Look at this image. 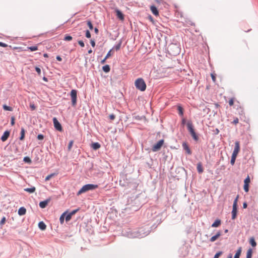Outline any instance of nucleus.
Masks as SVG:
<instances>
[{
	"label": "nucleus",
	"instance_id": "obj_8",
	"mask_svg": "<svg viewBox=\"0 0 258 258\" xmlns=\"http://www.w3.org/2000/svg\"><path fill=\"white\" fill-rule=\"evenodd\" d=\"M116 14L117 17L121 21L124 20V15L122 13V12L119 10H115Z\"/></svg>",
	"mask_w": 258,
	"mask_h": 258
},
{
	"label": "nucleus",
	"instance_id": "obj_7",
	"mask_svg": "<svg viewBox=\"0 0 258 258\" xmlns=\"http://www.w3.org/2000/svg\"><path fill=\"white\" fill-rule=\"evenodd\" d=\"M51 200L50 198H49L48 199H46L45 201H41L39 203V206L41 208H45L48 204V203L50 202Z\"/></svg>",
	"mask_w": 258,
	"mask_h": 258
},
{
	"label": "nucleus",
	"instance_id": "obj_46",
	"mask_svg": "<svg viewBox=\"0 0 258 258\" xmlns=\"http://www.w3.org/2000/svg\"><path fill=\"white\" fill-rule=\"evenodd\" d=\"M78 43L82 47H84L85 46L84 43L82 40H79Z\"/></svg>",
	"mask_w": 258,
	"mask_h": 258
},
{
	"label": "nucleus",
	"instance_id": "obj_28",
	"mask_svg": "<svg viewBox=\"0 0 258 258\" xmlns=\"http://www.w3.org/2000/svg\"><path fill=\"white\" fill-rule=\"evenodd\" d=\"M236 157H237L236 155H234L233 154L232 155V157H231V161H230V163L232 165H234Z\"/></svg>",
	"mask_w": 258,
	"mask_h": 258
},
{
	"label": "nucleus",
	"instance_id": "obj_52",
	"mask_svg": "<svg viewBox=\"0 0 258 258\" xmlns=\"http://www.w3.org/2000/svg\"><path fill=\"white\" fill-rule=\"evenodd\" d=\"M111 50L109 51V52L107 53V55L105 56V59H107L108 57H109L111 55Z\"/></svg>",
	"mask_w": 258,
	"mask_h": 258
},
{
	"label": "nucleus",
	"instance_id": "obj_3",
	"mask_svg": "<svg viewBox=\"0 0 258 258\" xmlns=\"http://www.w3.org/2000/svg\"><path fill=\"white\" fill-rule=\"evenodd\" d=\"M71 97L72 99V104L73 106H75L77 104V91L76 90H72L71 92Z\"/></svg>",
	"mask_w": 258,
	"mask_h": 258
},
{
	"label": "nucleus",
	"instance_id": "obj_11",
	"mask_svg": "<svg viewBox=\"0 0 258 258\" xmlns=\"http://www.w3.org/2000/svg\"><path fill=\"white\" fill-rule=\"evenodd\" d=\"M150 10L153 14H154L155 16H158L159 15L158 11L155 6H151L150 7Z\"/></svg>",
	"mask_w": 258,
	"mask_h": 258
},
{
	"label": "nucleus",
	"instance_id": "obj_29",
	"mask_svg": "<svg viewBox=\"0 0 258 258\" xmlns=\"http://www.w3.org/2000/svg\"><path fill=\"white\" fill-rule=\"evenodd\" d=\"M87 24L90 30H92L93 29V25H92L91 21H90V20L87 21Z\"/></svg>",
	"mask_w": 258,
	"mask_h": 258
},
{
	"label": "nucleus",
	"instance_id": "obj_53",
	"mask_svg": "<svg viewBox=\"0 0 258 258\" xmlns=\"http://www.w3.org/2000/svg\"><path fill=\"white\" fill-rule=\"evenodd\" d=\"M109 118L111 120H114L115 119V116L114 114H112L109 115Z\"/></svg>",
	"mask_w": 258,
	"mask_h": 258
},
{
	"label": "nucleus",
	"instance_id": "obj_51",
	"mask_svg": "<svg viewBox=\"0 0 258 258\" xmlns=\"http://www.w3.org/2000/svg\"><path fill=\"white\" fill-rule=\"evenodd\" d=\"M53 174H50V175H47L45 177V180L46 181L49 180L53 176Z\"/></svg>",
	"mask_w": 258,
	"mask_h": 258
},
{
	"label": "nucleus",
	"instance_id": "obj_16",
	"mask_svg": "<svg viewBox=\"0 0 258 258\" xmlns=\"http://www.w3.org/2000/svg\"><path fill=\"white\" fill-rule=\"evenodd\" d=\"M221 224V220L217 219L212 225V227H218Z\"/></svg>",
	"mask_w": 258,
	"mask_h": 258
},
{
	"label": "nucleus",
	"instance_id": "obj_54",
	"mask_svg": "<svg viewBox=\"0 0 258 258\" xmlns=\"http://www.w3.org/2000/svg\"><path fill=\"white\" fill-rule=\"evenodd\" d=\"M35 70L37 72V73L40 75L41 74V70L38 67H36L35 68Z\"/></svg>",
	"mask_w": 258,
	"mask_h": 258
},
{
	"label": "nucleus",
	"instance_id": "obj_4",
	"mask_svg": "<svg viewBox=\"0 0 258 258\" xmlns=\"http://www.w3.org/2000/svg\"><path fill=\"white\" fill-rule=\"evenodd\" d=\"M164 143V140H161L159 141L155 145H154L152 147V151L153 152H156L160 149L162 145Z\"/></svg>",
	"mask_w": 258,
	"mask_h": 258
},
{
	"label": "nucleus",
	"instance_id": "obj_40",
	"mask_svg": "<svg viewBox=\"0 0 258 258\" xmlns=\"http://www.w3.org/2000/svg\"><path fill=\"white\" fill-rule=\"evenodd\" d=\"M183 146H184V149L186 150L188 154H190L191 153L190 150L187 146L185 144H183Z\"/></svg>",
	"mask_w": 258,
	"mask_h": 258
},
{
	"label": "nucleus",
	"instance_id": "obj_5",
	"mask_svg": "<svg viewBox=\"0 0 258 258\" xmlns=\"http://www.w3.org/2000/svg\"><path fill=\"white\" fill-rule=\"evenodd\" d=\"M53 124H54L55 128L58 131H60V132L62 131V126H61L60 123L59 122V121L57 120V119L55 117H54L53 118Z\"/></svg>",
	"mask_w": 258,
	"mask_h": 258
},
{
	"label": "nucleus",
	"instance_id": "obj_39",
	"mask_svg": "<svg viewBox=\"0 0 258 258\" xmlns=\"http://www.w3.org/2000/svg\"><path fill=\"white\" fill-rule=\"evenodd\" d=\"M73 143H74V141H71L69 142V144L68 145V150L69 151H70L71 150L72 147L73 145Z\"/></svg>",
	"mask_w": 258,
	"mask_h": 258
},
{
	"label": "nucleus",
	"instance_id": "obj_61",
	"mask_svg": "<svg viewBox=\"0 0 258 258\" xmlns=\"http://www.w3.org/2000/svg\"><path fill=\"white\" fill-rule=\"evenodd\" d=\"M30 107H31V108L33 110H34V109H35V105H34V104L31 105L30 106Z\"/></svg>",
	"mask_w": 258,
	"mask_h": 258
},
{
	"label": "nucleus",
	"instance_id": "obj_31",
	"mask_svg": "<svg viewBox=\"0 0 258 258\" xmlns=\"http://www.w3.org/2000/svg\"><path fill=\"white\" fill-rule=\"evenodd\" d=\"M190 134L195 140L197 141L198 140V137L196 135L195 132H193L192 133H191Z\"/></svg>",
	"mask_w": 258,
	"mask_h": 258
},
{
	"label": "nucleus",
	"instance_id": "obj_38",
	"mask_svg": "<svg viewBox=\"0 0 258 258\" xmlns=\"http://www.w3.org/2000/svg\"><path fill=\"white\" fill-rule=\"evenodd\" d=\"M72 217V215L70 213L68 214L67 215V216L66 217V221L67 222L69 221L71 219Z\"/></svg>",
	"mask_w": 258,
	"mask_h": 258
},
{
	"label": "nucleus",
	"instance_id": "obj_47",
	"mask_svg": "<svg viewBox=\"0 0 258 258\" xmlns=\"http://www.w3.org/2000/svg\"><path fill=\"white\" fill-rule=\"evenodd\" d=\"M79 209H77L72 211L70 213L73 216V215H75L78 211H79Z\"/></svg>",
	"mask_w": 258,
	"mask_h": 258
},
{
	"label": "nucleus",
	"instance_id": "obj_2",
	"mask_svg": "<svg viewBox=\"0 0 258 258\" xmlns=\"http://www.w3.org/2000/svg\"><path fill=\"white\" fill-rule=\"evenodd\" d=\"M135 85L137 89L141 91H144L146 89V84L142 78L137 79L135 81Z\"/></svg>",
	"mask_w": 258,
	"mask_h": 258
},
{
	"label": "nucleus",
	"instance_id": "obj_13",
	"mask_svg": "<svg viewBox=\"0 0 258 258\" xmlns=\"http://www.w3.org/2000/svg\"><path fill=\"white\" fill-rule=\"evenodd\" d=\"M221 235V233L220 231H218L216 234L213 236H212L210 239V241L211 242H214L216 241Z\"/></svg>",
	"mask_w": 258,
	"mask_h": 258
},
{
	"label": "nucleus",
	"instance_id": "obj_19",
	"mask_svg": "<svg viewBox=\"0 0 258 258\" xmlns=\"http://www.w3.org/2000/svg\"><path fill=\"white\" fill-rule=\"evenodd\" d=\"M36 190V188L34 186H33L31 188H26L24 189V190L25 191L28 192L29 193H33Z\"/></svg>",
	"mask_w": 258,
	"mask_h": 258
},
{
	"label": "nucleus",
	"instance_id": "obj_59",
	"mask_svg": "<svg viewBox=\"0 0 258 258\" xmlns=\"http://www.w3.org/2000/svg\"><path fill=\"white\" fill-rule=\"evenodd\" d=\"M94 31H95L96 34H98V32H99V30H98V29L97 28H95Z\"/></svg>",
	"mask_w": 258,
	"mask_h": 258
},
{
	"label": "nucleus",
	"instance_id": "obj_24",
	"mask_svg": "<svg viewBox=\"0 0 258 258\" xmlns=\"http://www.w3.org/2000/svg\"><path fill=\"white\" fill-rule=\"evenodd\" d=\"M67 213V212H64L60 217L59 218V221H60V224H62L64 222V216L66 215Z\"/></svg>",
	"mask_w": 258,
	"mask_h": 258
},
{
	"label": "nucleus",
	"instance_id": "obj_6",
	"mask_svg": "<svg viewBox=\"0 0 258 258\" xmlns=\"http://www.w3.org/2000/svg\"><path fill=\"white\" fill-rule=\"evenodd\" d=\"M239 151H240V144H239V142L236 141L235 143L234 149V151L233 152L232 154L234 155L237 156Z\"/></svg>",
	"mask_w": 258,
	"mask_h": 258
},
{
	"label": "nucleus",
	"instance_id": "obj_41",
	"mask_svg": "<svg viewBox=\"0 0 258 258\" xmlns=\"http://www.w3.org/2000/svg\"><path fill=\"white\" fill-rule=\"evenodd\" d=\"M178 110L179 111V114L180 115H183V109H182V108L181 106H178Z\"/></svg>",
	"mask_w": 258,
	"mask_h": 258
},
{
	"label": "nucleus",
	"instance_id": "obj_12",
	"mask_svg": "<svg viewBox=\"0 0 258 258\" xmlns=\"http://www.w3.org/2000/svg\"><path fill=\"white\" fill-rule=\"evenodd\" d=\"M187 127L190 134L195 132L192 123L191 122H188L187 123Z\"/></svg>",
	"mask_w": 258,
	"mask_h": 258
},
{
	"label": "nucleus",
	"instance_id": "obj_17",
	"mask_svg": "<svg viewBox=\"0 0 258 258\" xmlns=\"http://www.w3.org/2000/svg\"><path fill=\"white\" fill-rule=\"evenodd\" d=\"M91 147L94 150H97L100 148V145L98 143H94L92 144Z\"/></svg>",
	"mask_w": 258,
	"mask_h": 258
},
{
	"label": "nucleus",
	"instance_id": "obj_62",
	"mask_svg": "<svg viewBox=\"0 0 258 258\" xmlns=\"http://www.w3.org/2000/svg\"><path fill=\"white\" fill-rule=\"evenodd\" d=\"M227 258H232V254L231 253L229 254Z\"/></svg>",
	"mask_w": 258,
	"mask_h": 258
},
{
	"label": "nucleus",
	"instance_id": "obj_23",
	"mask_svg": "<svg viewBox=\"0 0 258 258\" xmlns=\"http://www.w3.org/2000/svg\"><path fill=\"white\" fill-rule=\"evenodd\" d=\"M102 70L105 73H108L110 71V67L109 65L107 64L102 67Z\"/></svg>",
	"mask_w": 258,
	"mask_h": 258
},
{
	"label": "nucleus",
	"instance_id": "obj_21",
	"mask_svg": "<svg viewBox=\"0 0 258 258\" xmlns=\"http://www.w3.org/2000/svg\"><path fill=\"white\" fill-rule=\"evenodd\" d=\"M197 170L199 173H201L203 172V168L201 163H199L197 165Z\"/></svg>",
	"mask_w": 258,
	"mask_h": 258
},
{
	"label": "nucleus",
	"instance_id": "obj_64",
	"mask_svg": "<svg viewBox=\"0 0 258 258\" xmlns=\"http://www.w3.org/2000/svg\"><path fill=\"white\" fill-rule=\"evenodd\" d=\"M43 80L44 81H46V82H47V79L46 78H45V77H44V78H43Z\"/></svg>",
	"mask_w": 258,
	"mask_h": 258
},
{
	"label": "nucleus",
	"instance_id": "obj_35",
	"mask_svg": "<svg viewBox=\"0 0 258 258\" xmlns=\"http://www.w3.org/2000/svg\"><path fill=\"white\" fill-rule=\"evenodd\" d=\"M250 177L249 176H247V177L245 179V180L244 181V183L249 184V183H250Z\"/></svg>",
	"mask_w": 258,
	"mask_h": 258
},
{
	"label": "nucleus",
	"instance_id": "obj_9",
	"mask_svg": "<svg viewBox=\"0 0 258 258\" xmlns=\"http://www.w3.org/2000/svg\"><path fill=\"white\" fill-rule=\"evenodd\" d=\"M10 134V133L9 131H5L1 137V140L3 142L6 141L9 138Z\"/></svg>",
	"mask_w": 258,
	"mask_h": 258
},
{
	"label": "nucleus",
	"instance_id": "obj_50",
	"mask_svg": "<svg viewBox=\"0 0 258 258\" xmlns=\"http://www.w3.org/2000/svg\"><path fill=\"white\" fill-rule=\"evenodd\" d=\"M239 119L237 117H236L234 120L233 121L232 123L234 124H236L238 123Z\"/></svg>",
	"mask_w": 258,
	"mask_h": 258
},
{
	"label": "nucleus",
	"instance_id": "obj_27",
	"mask_svg": "<svg viewBox=\"0 0 258 258\" xmlns=\"http://www.w3.org/2000/svg\"><path fill=\"white\" fill-rule=\"evenodd\" d=\"M27 49L28 50H30L31 51H34L38 50V46H30L28 47Z\"/></svg>",
	"mask_w": 258,
	"mask_h": 258
},
{
	"label": "nucleus",
	"instance_id": "obj_32",
	"mask_svg": "<svg viewBox=\"0 0 258 258\" xmlns=\"http://www.w3.org/2000/svg\"><path fill=\"white\" fill-rule=\"evenodd\" d=\"M243 188L245 192H248L249 190V184L244 183Z\"/></svg>",
	"mask_w": 258,
	"mask_h": 258
},
{
	"label": "nucleus",
	"instance_id": "obj_42",
	"mask_svg": "<svg viewBox=\"0 0 258 258\" xmlns=\"http://www.w3.org/2000/svg\"><path fill=\"white\" fill-rule=\"evenodd\" d=\"M6 218H5V217H4L2 219V220H1V222H0V225H1V226L3 225L5 223V222H6Z\"/></svg>",
	"mask_w": 258,
	"mask_h": 258
},
{
	"label": "nucleus",
	"instance_id": "obj_44",
	"mask_svg": "<svg viewBox=\"0 0 258 258\" xmlns=\"http://www.w3.org/2000/svg\"><path fill=\"white\" fill-rule=\"evenodd\" d=\"M234 98H231L229 100V104L230 106H233V104H234Z\"/></svg>",
	"mask_w": 258,
	"mask_h": 258
},
{
	"label": "nucleus",
	"instance_id": "obj_36",
	"mask_svg": "<svg viewBox=\"0 0 258 258\" xmlns=\"http://www.w3.org/2000/svg\"><path fill=\"white\" fill-rule=\"evenodd\" d=\"M24 161L26 163H30L31 162V160L28 157H25L24 158Z\"/></svg>",
	"mask_w": 258,
	"mask_h": 258
},
{
	"label": "nucleus",
	"instance_id": "obj_25",
	"mask_svg": "<svg viewBox=\"0 0 258 258\" xmlns=\"http://www.w3.org/2000/svg\"><path fill=\"white\" fill-rule=\"evenodd\" d=\"M25 130L24 128H21V136L20 137V140H23L24 139V137H25Z\"/></svg>",
	"mask_w": 258,
	"mask_h": 258
},
{
	"label": "nucleus",
	"instance_id": "obj_60",
	"mask_svg": "<svg viewBox=\"0 0 258 258\" xmlns=\"http://www.w3.org/2000/svg\"><path fill=\"white\" fill-rule=\"evenodd\" d=\"M107 59H105V57L101 61L102 64H103L105 62V61Z\"/></svg>",
	"mask_w": 258,
	"mask_h": 258
},
{
	"label": "nucleus",
	"instance_id": "obj_34",
	"mask_svg": "<svg viewBox=\"0 0 258 258\" xmlns=\"http://www.w3.org/2000/svg\"><path fill=\"white\" fill-rule=\"evenodd\" d=\"M121 42H120L118 44L115 45L114 47V48L117 51L120 49L121 47Z\"/></svg>",
	"mask_w": 258,
	"mask_h": 258
},
{
	"label": "nucleus",
	"instance_id": "obj_14",
	"mask_svg": "<svg viewBox=\"0 0 258 258\" xmlns=\"http://www.w3.org/2000/svg\"><path fill=\"white\" fill-rule=\"evenodd\" d=\"M26 210L24 207H21L18 210V214L20 216L24 215L26 214Z\"/></svg>",
	"mask_w": 258,
	"mask_h": 258
},
{
	"label": "nucleus",
	"instance_id": "obj_30",
	"mask_svg": "<svg viewBox=\"0 0 258 258\" xmlns=\"http://www.w3.org/2000/svg\"><path fill=\"white\" fill-rule=\"evenodd\" d=\"M73 39L72 37L69 35H66L64 37L63 40L65 41H71Z\"/></svg>",
	"mask_w": 258,
	"mask_h": 258
},
{
	"label": "nucleus",
	"instance_id": "obj_45",
	"mask_svg": "<svg viewBox=\"0 0 258 258\" xmlns=\"http://www.w3.org/2000/svg\"><path fill=\"white\" fill-rule=\"evenodd\" d=\"M86 37L88 38H90L91 37V34L89 30H87L86 31Z\"/></svg>",
	"mask_w": 258,
	"mask_h": 258
},
{
	"label": "nucleus",
	"instance_id": "obj_26",
	"mask_svg": "<svg viewBox=\"0 0 258 258\" xmlns=\"http://www.w3.org/2000/svg\"><path fill=\"white\" fill-rule=\"evenodd\" d=\"M3 107L5 110H8L10 111H12L13 110L12 107L8 106L6 104L3 105Z\"/></svg>",
	"mask_w": 258,
	"mask_h": 258
},
{
	"label": "nucleus",
	"instance_id": "obj_57",
	"mask_svg": "<svg viewBox=\"0 0 258 258\" xmlns=\"http://www.w3.org/2000/svg\"><path fill=\"white\" fill-rule=\"evenodd\" d=\"M56 58L58 61H61L62 60V58L60 56H57Z\"/></svg>",
	"mask_w": 258,
	"mask_h": 258
},
{
	"label": "nucleus",
	"instance_id": "obj_55",
	"mask_svg": "<svg viewBox=\"0 0 258 258\" xmlns=\"http://www.w3.org/2000/svg\"><path fill=\"white\" fill-rule=\"evenodd\" d=\"M0 46L3 47H6L8 46V45L6 43L0 42Z\"/></svg>",
	"mask_w": 258,
	"mask_h": 258
},
{
	"label": "nucleus",
	"instance_id": "obj_63",
	"mask_svg": "<svg viewBox=\"0 0 258 258\" xmlns=\"http://www.w3.org/2000/svg\"><path fill=\"white\" fill-rule=\"evenodd\" d=\"M43 56H44V57H48V54H47V53H44V54H43Z\"/></svg>",
	"mask_w": 258,
	"mask_h": 258
},
{
	"label": "nucleus",
	"instance_id": "obj_56",
	"mask_svg": "<svg viewBox=\"0 0 258 258\" xmlns=\"http://www.w3.org/2000/svg\"><path fill=\"white\" fill-rule=\"evenodd\" d=\"M90 43L93 47H94L95 46V42L94 40H91Z\"/></svg>",
	"mask_w": 258,
	"mask_h": 258
},
{
	"label": "nucleus",
	"instance_id": "obj_20",
	"mask_svg": "<svg viewBox=\"0 0 258 258\" xmlns=\"http://www.w3.org/2000/svg\"><path fill=\"white\" fill-rule=\"evenodd\" d=\"M249 243L252 247H255L256 245V243L253 237H251L249 239Z\"/></svg>",
	"mask_w": 258,
	"mask_h": 258
},
{
	"label": "nucleus",
	"instance_id": "obj_43",
	"mask_svg": "<svg viewBox=\"0 0 258 258\" xmlns=\"http://www.w3.org/2000/svg\"><path fill=\"white\" fill-rule=\"evenodd\" d=\"M222 252L219 251L216 253V254L214 255V258H219V257L222 254Z\"/></svg>",
	"mask_w": 258,
	"mask_h": 258
},
{
	"label": "nucleus",
	"instance_id": "obj_18",
	"mask_svg": "<svg viewBox=\"0 0 258 258\" xmlns=\"http://www.w3.org/2000/svg\"><path fill=\"white\" fill-rule=\"evenodd\" d=\"M241 253V247H240L238 248V249L236 251V252L234 256V258H239Z\"/></svg>",
	"mask_w": 258,
	"mask_h": 258
},
{
	"label": "nucleus",
	"instance_id": "obj_37",
	"mask_svg": "<svg viewBox=\"0 0 258 258\" xmlns=\"http://www.w3.org/2000/svg\"><path fill=\"white\" fill-rule=\"evenodd\" d=\"M211 78L212 79L213 81L214 82H216V74L215 73H211Z\"/></svg>",
	"mask_w": 258,
	"mask_h": 258
},
{
	"label": "nucleus",
	"instance_id": "obj_58",
	"mask_svg": "<svg viewBox=\"0 0 258 258\" xmlns=\"http://www.w3.org/2000/svg\"><path fill=\"white\" fill-rule=\"evenodd\" d=\"M247 203L244 202L243 204V208H247Z\"/></svg>",
	"mask_w": 258,
	"mask_h": 258
},
{
	"label": "nucleus",
	"instance_id": "obj_48",
	"mask_svg": "<svg viewBox=\"0 0 258 258\" xmlns=\"http://www.w3.org/2000/svg\"><path fill=\"white\" fill-rule=\"evenodd\" d=\"M15 119L14 116L11 117V124L12 125H14L15 124Z\"/></svg>",
	"mask_w": 258,
	"mask_h": 258
},
{
	"label": "nucleus",
	"instance_id": "obj_10",
	"mask_svg": "<svg viewBox=\"0 0 258 258\" xmlns=\"http://www.w3.org/2000/svg\"><path fill=\"white\" fill-rule=\"evenodd\" d=\"M237 207L233 206L232 211V219L234 220L237 216Z\"/></svg>",
	"mask_w": 258,
	"mask_h": 258
},
{
	"label": "nucleus",
	"instance_id": "obj_33",
	"mask_svg": "<svg viewBox=\"0 0 258 258\" xmlns=\"http://www.w3.org/2000/svg\"><path fill=\"white\" fill-rule=\"evenodd\" d=\"M238 198H239V196L237 195L236 198H235V199L234 201L233 206L237 207V202H238Z\"/></svg>",
	"mask_w": 258,
	"mask_h": 258
},
{
	"label": "nucleus",
	"instance_id": "obj_49",
	"mask_svg": "<svg viewBox=\"0 0 258 258\" xmlns=\"http://www.w3.org/2000/svg\"><path fill=\"white\" fill-rule=\"evenodd\" d=\"M37 139L39 140H43L44 139V136L43 135L39 134L37 136Z\"/></svg>",
	"mask_w": 258,
	"mask_h": 258
},
{
	"label": "nucleus",
	"instance_id": "obj_22",
	"mask_svg": "<svg viewBox=\"0 0 258 258\" xmlns=\"http://www.w3.org/2000/svg\"><path fill=\"white\" fill-rule=\"evenodd\" d=\"M252 254V250L251 248L248 249L246 253V258H251Z\"/></svg>",
	"mask_w": 258,
	"mask_h": 258
},
{
	"label": "nucleus",
	"instance_id": "obj_15",
	"mask_svg": "<svg viewBox=\"0 0 258 258\" xmlns=\"http://www.w3.org/2000/svg\"><path fill=\"white\" fill-rule=\"evenodd\" d=\"M38 227H39V229H40L42 230H45L46 228V226L45 224L42 221L38 223Z\"/></svg>",
	"mask_w": 258,
	"mask_h": 258
},
{
	"label": "nucleus",
	"instance_id": "obj_1",
	"mask_svg": "<svg viewBox=\"0 0 258 258\" xmlns=\"http://www.w3.org/2000/svg\"><path fill=\"white\" fill-rule=\"evenodd\" d=\"M98 185L93 184H88L84 185L78 192L77 195L79 196L88 190H93L97 188Z\"/></svg>",
	"mask_w": 258,
	"mask_h": 258
}]
</instances>
